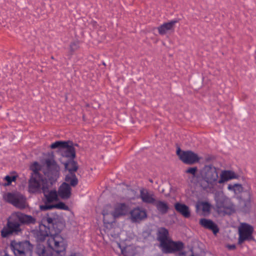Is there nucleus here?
<instances>
[{
	"mask_svg": "<svg viewBox=\"0 0 256 256\" xmlns=\"http://www.w3.org/2000/svg\"><path fill=\"white\" fill-rule=\"evenodd\" d=\"M45 166L35 162L30 166L32 173L28 180V192L30 193L45 192L49 188V183L52 184L59 176L60 167L55 160L46 159Z\"/></svg>",
	"mask_w": 256,
	"mask_h": 256,
	"instance_id": "nucleus-1",
	"label": "nucleus"
},
{
	"mask_svg": "<svg viewBox=\"0 0 256 256\" xmlns=\"http://www.w3.org/2000/svg\"><path fill=\"white\" fill-rule=\"evenodd\" d=\"M58 217L56 214L48 213L42 218V222L50 228V236L48 238L47 244L50 249L47 250L43 244H38L36 252L38 256H52V251L58 254H65L67 244L64 238L59 235L64 224L59 221Z\"/></svg>",
	"mask_w": 256,
	"mask_h": 256,
	"instance_id": "nucleus-2",
	"label": "nucleus"
},
{
	"mask_svg": "<svg viewBox=\"0 0 256 256\" xmlns=\"http://www.w3.org/2000/svg\"><path fill=\"white\" fill-rule=\"evenodd\" d=\"M36 219L31 216L18 212L12 215L8 220L6 226L1 230L2 238H8L12 234H18L22 229L21 226L26 224H34Z\"/></svg>",
	"mask_w": 256,
	"mask_h": 256,
	"instance_id": "nucleus-3",
	"label": "nucleus"
},
{
	"mask_svg": "<svg viewBox=\"0 0 256 256\" xmlns=\"http://www.w3.org/2000/svg\"><path fill=\"white\" fill-rule=\"evenodd\" d=\"M168 231L163 227L158 229L157 234L158 240L160 242V246L164 253L172 254L181 250L184 248L182 242H175L168 239Z\"/></svg>",
	"mask_w": 256,
	"mask_h": 256,
	"instance_id": "nucleus-4",
	"label": "nucleus"
},
{
	"mask_svg": "<svg viewBox=\"0 0 256 256\" xmlns=\"http://www.w3.org/2000/svg\"><path fill=\"white\" fill-rule=\"evenodd\" d=\"M218 169L212 164L206 165L200 170V176H198V182L203 189L206 190L218 181Z\"/></svg>",
	"mask_w": 256,
	"mask_h": 256,
	"instance_id": "nucleus-5",
	"label": "nucleus"
},
{
	"mask_svg": "<svg viewBox=\"0 0 256 256\" xmlns=\"http://www.w3.org/2000/svg\"><path fill=\"white\" fill-rule=\"evenodd\" d=\"M215 200L216 210L219 214L230 215L234 212V205L222 193L216 194Z\"/></svg>",
	"mask_w": 256,
	"mask_h": 256,
	"instance_id": "nucleus-6",
	"label": "nucleus"
},
{
	"mask_svg": "<svg viewBox=\"0 0 256 256\" xmlns=\"http://www.w3.org/2000/svg\"><path fill=\"white\" fill-rule=\"evenodd\" d=\"M10 248L15 256H26L32 254L34 246L28 240L18 242L13 240L11 242Z\"/></svg>",
	"mask_w": 256,
	"mask_h": 256,
	"instance_id": "nucleus-7",
	"label": "nucleus"
},
{
	"mask_svg": "<svg viewBox=\"0 0 256 256\" xmlns=\"http://www.w3.org/2000/svg\"><path fill=\"white\" fill-rule=\"evenodd\" d=\"M4 200L15 207L24 209L26 208L25 197L18 192H8L3 195Z\"/></svg>",
	"mask_w": 256,
	"mask_h": 256,
	"instance_id": "nucleus-8",
	"label": "nucleus"
},
{
	"mask_svg": "<svg viewBox=\"0 0 256 256\" xmlns=\"http://www.w3.org/2000/svg\"><path fill=\"white\" fill-rule=\"evenodd\" d=\"M254 228L246 223L241 224L238 228V244H241L245 241H250L254 239L252 233Z\"/></svg>",
	"mask_w": 256,
	"mask_h": 256,
	"instance_id": "nucleus-9",
	"label": "nucleus"
},
{
	"mask_svg": "<svg viewBox=\"0 0 256 256\" xmlns=\"http://www.w3.org/2000/svg\"><path fill=\"white\" fill-rule=\"evenodd\" d=\"M176 154L180 159L186 164H192L198 162L200 160L198 154L191 150L181 151L178 148L176 150Z\"/></svg>",
	"mask_w": 256,
	"mask_h": 256,
	"instance_id": "nucleus-10",
	"label": "nucleus"
},
{
	"mask_svg": "<svg viewBox=\"0 0 256 256\" xmlns=\"http://www.w3.org/2000/svg\"><path fill=\"white\" fill-rule=\"evenodd\" d=\"M44 194V198L43 199L44 204L40 206V209L42 210H46L49 209L44 208V206H52V202L56 201L58 200V193L56 190H52L48 192V189L46 190L45 192H42Z\"/></svg>",
	"mask_w": 256,
	"mask_h": 256,
	"instance_id": "nucleus-11",
	"label": "nucleus"
},
{
	"mask_svg": "<svg viewBox=\"0 0 256 256\" xmlns=\"http://www.w3.org/2000/svg\"><path fill=\"white\" fill-rule=\"evenodd\" d=\"M34 236L36 240L39 242H44L46 238L50 236V228H47L45 223L40 224L39 229L34 232Z\"/></svg>",
	"mask_w": 256,
	"mask_h": 256,
	"instance_id": "nucleus-12",
	"label": "nucleus"
},
{
	"mask_svg": "<svg viewBox=\"0 0 256 256\" xmlns=\"http://www.w3.org/2000/svg\"><path fill=\"white\" fill-rule=\"evenodd\" d=\"M140 198L142 202L146 204H153L156 199L153 192L150 191L146 188H142L140 190Z\"/></svg>",
	"mask_w": 256,
	"mask_h": 256,
	"instance_id": "nucleus-13",
	"label": "nucleus"
},
{
	"mask_svg": "<svg viewBox=\"0 0 256 256\" xmlns=\"http://www.w3.org/2000/svg\"><path fill=\"white\" fill-rule=\"evenodd\" d=\"M128 206L126 204L118 203L115 206L114 210L110 212V214L114 218H116L126 215L128 213Z\"/></svg>",
	"mask_w": 256,
	"mask_h": 256,
	"instance_id": "nucleus-14",
	"label": "nucleus"
},
{
	"mask_svg": "<svg viewBox=\"0 0 256 256\" xmlns=\"http://www.w3.org/2000/svg\"><path fill=\"white\" fill-rule=\"evenodd\" d=\"M132 222H139L147 216L146 211L139 208H134L130 212Z\"/></svg>",
	"mask_w": 256,
	"mask_h": 256,
	"instance_id": "nucleus-15",
	"label": "nucleus"
},
{
	"mask_svg": "<svg viewBox=\"0 0 256 256\" xmlns=\"http://www.w3.org/2000/svg\"><path fill=\"white\" fill-rule=\"evenodd\" d=\"M58 194L62 199H68L72 194V188L66 182H62L58 188Z\"/></svg>",
	"mask_w": 256,
	"mask_h": 256,
	"instance_id": "nucleus-16",
	"label": "nucleus"
},
{
	"mask_svg": "<svg viewBox=\"0 0 256 256\" xmlns=\"http://www.w3.org/2000/svg\"><path fill=\"white\" fill-rule=\"evenodd\" d=\"M200 224L204 228L212 230L214 234L218 232L219 229L217 225L210 220L204 218H201L200 220Z\"/></svg>",
	"mask_w": 256,
	"mask_h": 256,
	"instance_id": "nucleus-17",
	"label": "nucleus"
},
{
	"mask_svg": "<svg viewBox=\"0 0 256 256\" xmlns=\"http://www.w3.org/2000/svg\"><path fill=\"white\" fill-rule=\"evenodd\" d=\"M177 22V20H172L160 25L158 28L160 34L164 35L169 30H174V25Z\"/></svg>",
	"mask_w": 256,
	"mask_h": 256,
	"instance_id": "nucleus-18",
	"label": "nucleus"
},
{
	"mask_svg": "<svg viewBox=\"0 0 256 256\" xmlns=\"http://www.w3.org/2000/svg\"><path fill=\"white\" fill-rule=\"evenodd\" d=\"M176 210L185 218L190 216V211L188 206L184 204L176 202L174 204Z\"/></svg>",
	"mask_w": 256,
	"mask_h": 256,
	"instance_id": "nucleus-19",
	"label": "nucleus"
},
{
	"mask_svg": "<svg viewBox=\"0 0 256 256\" xmlns=\"http://www.w3.org/2000/svg\"><path fill=\"white\" fill-rule=\"evenodd\" d=\"M238 178L234 172L231 170H223L220 174V178L218 180V184H222L228 180Z\"/></svg>",
	"mask_w": 256,
	"mask_h": 256,
	"instance_id": "nucleus-20",
	"label": "nucleus"
},
{
	"mask_svg": "<svg viewBox=\"0 0 256 256\" xmlns=\"http://www.w3.org/2000/svg\"><path fill=\"white\" fill-rule=\"evenodd\" d=\"M154 205L156 207L158 212L162 214H166L168 211V205L164 201L156 200Z\"/></svg>",
	"mask_w": 256,
	"mask_h": 256,
	"instance_id": "nucleus-21",
	"label": "nucleus"
},
{
	"mask_svg": "<svg viewBox=\"0 0 256 256\" xmlns=\"http://www.w3.org/2000/svg\"><path fill=\"white\" fill-rule=\"evenodd\" d=\"M72 143L70 141H68V146L64 148L66 149L62 153L63 157L70 158L73 160L76 156V152L74 147L72 146H70L69 143Z\"/></svg>",
	"mask_w": 256,
	"mask_h": 256,
	"instance_id": "nucleus-22",
	"label": "nucleus"
},
{
	"mask_svg": "<svg viewBox=\"0 0 256 256\" xmlns=\"http://www.w3.org/2000/svg\"><path fill=\"white\" fill-rule=\"evenodd\" d=\"M64 168L68 171V174H75L78 169L77 162L73 160H70L64 164Z\"/></svg>",
	"mask_w": 256,
	"mask_h": 256,
	"instance_id": "nucleus-23",
	"label": "nucleus"
},
{
	"mask_svg": "<svg viewBox=\"0 0 256 256\" xmlns=\"http://www.w3.org/2000/svg\"><path fill=\"white\" fill-rule=\"evenodd\" d=\"M64 182H66L70 184V186L75 187L78 183V180L75 174H68L64 178Z\"/></svg>",
	"mask_w": 256,
	"mask_h": 256,
	"instance_id": "nucleus-24",
	"label": "nucleus"
},
{
	"mask_svg": "<svg viewBox=\"0 0 256 256\" xmlns=\"http://www.w3.org/2000/svg\"><path fill=\"white\" fill-rule=\"evenodd\" d=\"M44 208L52 210V208H56L59 210H68L69 208L63 202H59L58 204H53L52 206H44Z\"/></svg>",
	"mask_w": 256,
	"mask_h": 256,
	"instance_id": "nucleus-25",
	"label": "nucleus"
},
{
	"mask_svg": "<svg viewBox=\"0 0 256 256\" xmlns=\"http://www.w3.org/2000/svg\"><path fill=\"white\" fill-rule=\"evenodd\" d=\"M121 251L124 256H134L135 254L134 250L130 246H126L123 248H121Z\"/></svg>",
	"mask_w": 256,
	"mask_h": 256,
	"instance_id": "nucleus-26",
	"label": "nucleus"
},
{
	"mask_svg": "<svg viewBox=\"0 0 256 256\" xmlns=\"http://www.w3.org/2000/svg\"><path fill=\"white\" fill-rule=\"evenodd\" d=\"M68 146V141H56L52 143L50 148L52 149L62 148Z\"/></svg>",
	"mask_w": 256,
	"mask_h": 256,
	"instance_id": "nucleus-27",
	"label": "nucleus"
},
{
	"mask_svg": "<svg viewBox=\"0 0 256 256\" xmlns=\"http://www.w3.org/2000/svg\"><path fill=\"white\" fill-rule=\"evenodd\" d=\"M197 172L198 168L196 166L190 167L186 170V173L192 174V177L194 178H196L198 182V176H200V172L198 173Z\"/></svg>",
	"mask_w": 256,
	"mask_h": 256,
	"instance_id": "nucleus-28",
	"label": "nucleus"
},
{
	"mask_svg": "<svg viewBox=\"0 0 256 256\" xmlns=\"http://www.w3.org/2000/svg\"><path fill=\"white\" fill-rule=\"evenodd\" d=\"M251 208V202L250 199L244 201V204L242 207V210L245 212H248Z\"/></svg>",
	"mask_w": 256,
	"mask_h": 256,
	"instance_id": "nucleus-29",
	"label": "nucleus"
},
{
	"mask_svg": "<svg viewBox=\"0 0 256 256\" xmlns=\"http://www.w3.org/2000/svg\"><path fill=\"white\" fill-rule=\"evenodd\" d=\"M228 189L230 190H233L235 192L236 191L240 192L242 190V185L240 184H229L228 187Z\"/></svg>",
	"mask_w": 256,
	"mask_h": 256,
	"instance_id": "nucleus-30",
	"label": "nucleus"
},
{
	"mask_svg": "<svg viewBox=\"0 0 256 256\" xmlns=\"http://www.w3.org/2000/svg\"><path fill=\"white\" fill-rule=\"evenodd\" d=\"M17 178V176H6L4 178V180L6 181V183H5L4 186H10L12 182H14L16 180V178Z\"/></svg>",
	"mask_w": 256,
	"mask_h": 256,
	"instance_id": "nucleus-31",
	"label": "nucleus"
},
{
	"mask_svg": "<svg viewBox=\"0 0 256 256\" xmlns=\"http://www.w3.org/2000/svg\"><path fill=\"white\" fill-rule=\"evenodd\" d=\"M202 210L204 212H209L210 209V205L208 202H202Z\"/></svg>",
	"mask_w": 256,
	"mask_h": 256,
	"instance_id": "nucleus-32",
	"label": "nucleus"
},
{
	"mask_svg": "<svg viewBox=\"0 0 256 256\" xmlns=\"http://www.w3.org/2000/svg\"><path fill=\"white\" fill-rule=\"evenodd\" d=\"M70 51L74 52L79 48L78 44V42H74L70 43Z\"/></svg>",
	"mask_w": 256,
	"mask_h": 256,
	"instance_id": "nucleus-33",
	"label": "nucleus"
},
{
	"mask_svg": "<svg viewBox=\"0 0 256 256\" xmlns=\"http://www.w3.org/2000/svg\"><path fill=\"white\" fill-rule=\"evenodd\" d=\"M179 256H194L192 250L188 252H182L180 253Z\"/></svg>",
	"mask_w": 256,
	"mask_h": 256,
	"instance_id": "nucleus-34",
	"label": "nucleus"
},
{
	"mask_svg": "<svg viewBox=\"0 0 256 256\" xmlns=\"http://www.w3.org/2000/svg\"><path fill=\"white\" fill-rule=\"evenodd\" d=\"M236 246L234 244H232V245H228V248L230 249V250H234L236 248Z\"/></svg>",
	"mask_w": 256,
	"mask_h": 256,
	"instance_id": "nucleus-35",
	"label": "nucleus"
},
{
	"mask_svg": "<svg viewBox=\"0 0 256 256\" xmlns=\"http://www.w3.org/2000/svg\"><path fill=\"white\" fill-rule=\"evenodd\" d=\"M69 256H81L80 253L73 252Z\"/></svg>",
	"mask_w": 256,
	"mask_h": 256,
	"instance_id": "nucleus-36",
	"label": "nucleus"
},
{
	"mask_svg": "<svg viewBox=\"0 0 256 256\" xmlns=\"http://www.w3.org/2000/svg\"><path fill=\"white\" fill-rule=\"evenodd\" d=\"M102 214L104 216V218L106 217V216L108 215V214L106 212V210H104L102 212Z\"/></svg>",
	"mask_w": 256,
	"mask_h": 256,
	"instance_id": "nucleus-37",
	"label": "nucleus"
},
{
	"mask_svg": "<svg viewBox=\"0 0 256 256\" xmlns=\"http://www.w3.org/2000/svg\"><path fill=\"white\" fill-rule=\"evenodd\" d=\"M150 181L151 182H152V180H150Z\"/></svg>",
	"mask_w": 256,
	"mask_h": 256,
	"instance_id": "nucleus-38",
	"label": "nucleus"
}]
</instances>
